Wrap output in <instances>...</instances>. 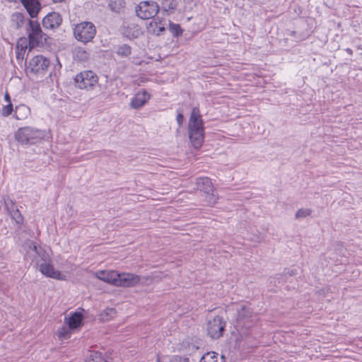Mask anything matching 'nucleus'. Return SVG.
Masks as SVG:
<instances>
[{"mask_svg":"<svg viewBox=\"0 0 362 362\" xmlns=\"http://www.w3.org/2000/svg\"><path fill=\"white\" fill-rule=\"evenodd\" d=\"M83 319V316L81 313L74 312L71 313L69 317H65L64 322L69 325L71 329H75L81 325Z\"/></svg>","mask_w":362,"mask_h":362,"instance_id":"18","label":"nucleus"},{"mask_svg":"<svg viewBox=\"0 0 362 362\" xmlns=\"http://www.w3.org/2000/svg\"><path fill=\"white\" fill-rule=\"evenodd\" d=\"M4 100L8 103H11V97L8 93H6L4 95Z\"/></svg>","mask_w":362,"mask_h":362,"instance_id":"35","label":"nucleus"},{"mask_svg":"<svg viewBox=\"0 0 362 362\" xmlns=\"http://www.w3.org/2000/svg\"><path fill=\"white\" fill-rule=\"evenodd\" d=\"M19 112H23L25 116H26L29 113L30 109H29V107L28 106H26L25 105H18V106L16 107V115H15V117L17 119H22L24 117L23 116H20L18 115Z\"/></svg>","mask_w":362,"mask_h":362,"instance_id":"25","label":"nucleus"},{"mask_svg":"<svg viewBox=\"0 0 362 362\" xmlns=\"http://www.w3.org/2000/svg\"><path fill=\"white\" fill-rule=\"evenodd\" d=\"M5 207L11 219L17 224H22L23 217L18 209H16L12 200L7 199L5 201Z\"/></svg>","mask_w":362,"mask_h":362,"instance_id":"16","label":"nucleus"},{"mask_svg":"<svg viewBox=\"0 0 362 362\" xmlns=\"http://www.w3.org/2000/svg\"><path fill=\"white\" fill-rule=\"evenodd\" d=\"M98 83V76L93 71L87 70L78 73L74 78L76 88L84 90H93Z\"/></svg>","mask_w":362,"mask_h":362,"instance_id":"6","label":"nucleus"},{"mask_svg":"<svg viewBox=\"0 0 362 362\" xmlns=\"http://www.w3.org/2000/svg\"><path fill=\"white\" fill-rule=\"evenodd\" d=\"M71 329L66 324L60 328L57 332V335L59 339H66L71 337Z\"/></svg>","mask_w":362,"mask_h":362,"instance_id":"23","label":"nucleus"},{"mask_svg":"<svg viewBox=\"0 0 362 362\" xmlns=\"http://www.w3.org/2000/svg\"><path fill=\"white\" fill-rule=\"evenodd\" d=\"M175 3L173 1H172L170 4L169 8L174 9L175 8Z\"/></svg>","mask_w":362,"mask_h":362,"instance_id":"36","label":"nucleus"},{"mask_svg":"<svg viewBox=\"0 0 362 362\" xmlns=\"http://www.w3.org/2000/svg\"><path fill=\"white\" fill-rule=\"evenodd\" d=\"M117 311L115 308H107L102 311L100 315V320L103 321H109L116 316Z\"/></svg>","mask_w":362,"mask_h":362,"instance_id":"22","label":"nucleus"},{"mask_svg":"<svg viewBox=\"0 0 362 362\" xmlns=\"http://www.w3.org/2000/svg\"><path fill=\"white\" fill-rule=\"evenodd\" d=\"M116 53L122 57H127L131 54V47L127 45H122L117 47Z\"/></svg>","mask_w":362,"mask_h":362,"instance_id":"24","label":"nucleus"},{"mask_svg":"<svg viewBox=\"0 0 362 362\" xmlns=\"http://www.w3.org/2000/svg\"><path fill=\"white\" fill-rule=\"evenodd\" d=\"M345 50H346V52L349 54H350V55H351V54H353V51H352V49H350V48H346Z\"/></svg>","mask_w":362,"mask_h":362,"instance_id":"37","label":"nucleus"},{"mask_svg":"<svg viewBox=\"0 0 362 362\" xmlns=\"http://www.w3.org/2000/svg\"><path fill=\"white\" fill-rule=\"evenodd\" d=\"M21 4L25 8L30 18H36L41 9L39 0H21Z\"/></svg>","mask_w":362,"mask_h":362,"instance_id":"17","label":"nucleus"},{"mask_svg":"<svg viewBox=\"0 0 362 362\" xmlns=\"http://www.w3.org/2000/svg\"><path fill=\"white\" fill-rule=\"evenodd\" d=\"M150 98V93L143 89L137 92L131 99L130 107L133 109H139L145 105Z\"/></svg>","mask_w":362,"mask_h":362,"instance_id":"13","label":"nucleus"},{"mask_svg":"<svg viewBox=\"0 0 362 362\" xmlns=\"http://www.w3.org/2000/svg\"><path fill=\"white\" fill-rule=\"evenodd\" d=\"M176 120H177V122L179 126H181L182 124L183 120H184V117H183V115L181 112L177 114V117H176Z\"/></svg>","mask_w":362,"mask_h":362,"instance_id":"32","label":"nucleus"},{"mask_svg":"<svg viewBox=\"0 0 362 362\" xmlns=\"http://www.w3.org/2000/svg\"><path fill=\"white\" fill-rule=\"evenodd\" d=\"M312 213L311 209H300L296 214V218H305L310 216Z\"/></svg>","mask_w":362,"mask_h":362,"instance_id":"28","label":"nucleus"},{"mask_svg":"<svg viewBox=\"0 0 362 362\" xmlns=\"http://www.w3.org/2000/svg\"><path fill=\"white\" fill-rule=\"evenodd\" d=\"M170 30L173 32H175L176 33V35L182 34V30L180 28V26L178 24L170 23Z\"/></svg>","mask_w":362,"mask_h":362,"instance_id":"30","label":"nucleus"},{"mask_svg":"<svg viewBox=\"0 0 362 362\" xmlns=\"http://www.w3.org/2000/svg\"><path fill=\"white\" fill-rule=\"evenodd\" d=\"M13 112V105L12 103H8L6 105H4L1 110V115L4 117L9 116Z\"/></svg>","mask_w":362,"mask_h":362,"instance_id":"29","label":"nucleus"},{"mask_svg":"<svg viewBox=\"0 0 362 362\" xmlns=\"http://www.w3.org/2000/svg\"><path fill=\"white\" fill-rule=\"evenodd\" d=\"M98 157H103V156H112L110 154V152H107L106 151H102L100 153L99 155H98Z\"/></svg>","mask_w":362,"mask_h":362,"instance_id":"34","label":"nucleus"},{"mask_svg":"<svg viewBox=\"0 0 362 362\" xmlns=\"http://www.w3.org/2000/svg\"><path fill=\"white\" fill-rule=\"evenodd\" d=\"M28 47V41L25 37L20 38L16 44V49L25 51Z\"/></svg>","mask_w":362,"mask_h":362,"instance_id":"27","label":"nucleus"},{"mask_svg":"<svg viewBox=\"0 0 362 362\" xmlns=\"http://www.w3.org/2000/svg\"><path fill=\"white\" fill-rule=\"evenodd\" d=\"M11 21L16 28H20L24 24L25 16L22 13L16 12L11 16Z\"/></svg>","mask_w":362,"mask_h":362,"instance_id":"21","label":"nucleus"},{"mask_svg":"<svg viewBox=\"0 0 362 362\" xmlns=\"http://www.w3.org/2000/svg\"><path fill=\"white\" fill-rule=\"evenodd\" d=\"M27 31L29 45L31 47L43 44L47 40L46 34L42 32L39 23L36 21H29Z\"/></svg>","mask_w":362,"mask_h":362,"instance_id":"7","label":"nucleus"},{"mask_svg":"<svg viewBox=\"0 0 362 362\" xmlns=\"http://www.w3.org/2000/svg\"><path fill=\"white\" fill-rule=\"evenodd\" d=\"M74 35L78 41L86 44L95 37L96 28L92 22L83 21L75 25Z\"/></svg>","mask_w":362,"mask_h":362,"instance_id":"5","label":"nucleus"},{"mask_svg":"<svg viewBox=\"0 0 362 362\" xmlns=\"http://www.w3.org/2000/svg\"><path fill=\"white\" fill-rule=\"evenodd\" d=\"M124 6V0H110L108 4L109 8L115 13H119Z\"/></svg>","mask_w":362,"mask_h":362,"instance_id":"20","label":"nucleus"},{"mask_svg":"<svg viewBox=\"0 0 362 362\" xmlns=\"http://www.w3.org/2000/svg\"><path fill=\"white\" fill-rule=\"evenodd\" d=\"M29 65L32 72H43L49 67V61L42 55H37L30 61Z\"/></svg>","mask_w":362,"mask_h":362,"instance_id":"12","label":"nucleus"},{"mask_svg":"<svg viewBox=\"0 0 362 362\" xmlns=\"http://www.w3.org/2000/svg\"><path fill=\"white\" fill-rule=\"evenodd\" d=\"M196 184L199 190L207 194L209 204H215L217 198L214 194V188L211 180L208 177H199L197 179Z\"/></svg>","mask_w":362,"mask_h":362,"instance_id":"11","label":"nucleus"},{"mask_svg":"<svg viewBox=\"0 0 362 362\" xmlns=\"http://www.w3.org/2000/svg\"><path fill=\"white\" fill-rule=\"evenodd\" d=\"M26 255L35 261L40 272L45 276L57 280H65L66 276L54 268L50 262L49 253L37 247L33 241L28 240L24 245Z\"/></svg>","mask_w":362,"mask_h":362,"instance_id":"1","label":"nucleus"},{"mask_svg":"<svg viewBox=\"0 0 362 362\" xmlns=\"http://www.w3.org/2000/svg\"><path fill=\"white\" fill-rule=\"evenodd\" d=\"M225 325L223 318L220 316L209 320L206 327L208 334L213 339H218L223 334Z\"/></svg>","mask_w":362,"mask_h":362,"instance_id":"10","label":"nucleus"},{"mask_svg":"<svg viewBox=\"0 0 362 362\" xmlns=\"http://www.w3.org/2000/svg\"><path fill=\"white\" fill-rule=\"evenodd\" d=\"M45 131L30 127L19 128L16 132V139L23 145H33L41 142L46 137Z\"/></svg>","mask_w":362,"mask_h":362,"instance_id":"4","label":"nucleus"},{"mask_svg":"<svg viewBox=\"0 0 362 362\" xmlns=\"http://www.w3.org/2000/svg\"><path fill=\"white\" fill-rule=\"evenodd\" d=\"M62 22V18L59 13L52 12L48 13L42 19V25L45 29H55L58 28Z\"/></svg>","mask_w":362,"mask_h":362,"instance_id":"14","label":"nucleus"},{"mask_svg":"<svg viewBox=\"0 0 362 362\" xmlns=\"http://www.w3.org/2000/svg\"><path fill=\"white\" fill-rule=\"evenodd\" d=\"M86 362H105L102 354L98 352H93L90 354Z\"/></svg>","mask_w":362,"mask_h":362,"instance_id":"26","label":"nucleus"},{"mask_svg":"<svg viewBox=\"0 0 362 362\" xmlns=\"http://www.w3.org/2000/svg\"><path fill=\"white\" fill-rule=\"evenodd\" d=\"M199 362H226L223 356H218L216 352L211 351L205 354L201 358Z\"/></svg>","mask_w":362,"mask_h":362,"instance_id":"19","label":"nucleus"},{"mask_svg":"<svg viewBox=\"0 0 362 362\" xmlns=\"http://www.w3.org/2000/svg\"><path fill=\"white\" fill-rule=\"evenodd\" d=\"M25 51H21V50H17L16 49V57L18 59H20V58H23V56H24V54H25Z\"/></svg>","mask_w":362,"mask_h":362,"instance_id":"33","label":"nucleus"},{"mask_svg":"<svg viewBox=\"0 0 362 362\" xmlns=\"http://www.w3.org/2000/svg\"><path fill=\"white\" fill-rule=\"evenodd\" d=\"M152 21L147 26V30L149 33L159 35L165 30L166 21L164 18L156 17L151 18Z\"/></svg>","mask_w":362,"mask_h":362,"instance_id":"15","label":"nucleus"},{"mask_svg":"<svg viewBox=\"0 0 362 362\" xmlns=\"http://www.w3.org/2000/svg\"><path fill=\"white\" fill-rule=\"evenodd\" d=\"M159 9V6L156 1H142L136 6V13L141 19H151L156 17Z\"/></svg>","mask_w":362,"mask_h":362,"instance_id":"8","label":"nucleus"},{"mask_svg":"<svg viewBox=\"0 0 362 362\" xmlns=\"http://www.w3.org/2000/svg\"><path fill=\"white\" fill-rule=\"evenodd\" d=\"M170 362H189V359L185 357L174 356L171 358Z\"/></svg>","mask_w":362,"mask_h":362,"instance_id":"31","label":"nucleus"},{"mask_svg":"<svg viewBox=\"0 0 362 362\" xmlns=\"http://www.w3.org/2000/svg\"><path fill=\"white\" fill-rule=\"evenodd\" d=\"M252 313L250 308L244 304L237 307V327L240 328H249L254 323Z\"/></svg>","mask_w":362,"mask_h":362,"instance_id":"9","label":"nucleus"},{"mask_svg":"<svg viewBox=\"0 0 362 362\" xmlns=\"http://www.w3.org/2000/svg\"><path fill=\"white\" fill-rule=\"evenodd\" d=\"M189 137L194 148H199L204 139V129L199 109L197 107L192 110L188 123Z\"/></svg>","mask_w":362,"mask_h":362,"instance_id":"3","label":"nucleus"},{"mask_svg":"<svg viewBox=\"0 0 362 362\" xmlns=\"http://www.w3.org/2000/svg\"><path fill=\"white\" fill-rule=\"evenodd\" d=\"M98 279L119 287H133L141 280L139 276L132 273H119L115 270H100L95 273Z\"/></svg>","mask_w":362,"mask_h":362,"instance_id":"2","label":"nucleus"}]
</instances>
